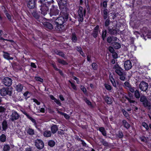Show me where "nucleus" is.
Here are the masks:
<instances>
[{
	"instance_id": "obj_1",
	"label": "nucleus",
	"mask_w": 151,
	"mask_h": 151,
	"mask_svg": "<svg viewBox=\"0 0 151 151\" xmlns=\"http://www.w3.org/2000/svg\"><path fill=\"white\" fill-rule=\"evenodd\" d=\"M63 16L60 17L56 19L55 20V23L56 25L55 29L57 30H60V29L63 27L62 25L64 22L66 21L68 18V14L65 11L62 12Z\"/></svg>"
},
{
	"instance_id": "obj_2",
	"label": "nucleus",
	"mask_w": 151,
	"mask_h": 151,
	"mask_svg": "<svg viewBox=\"0 0 151 151\" xmlns=\"http://www.w3.org/2000/svg\"><path fill=\"white\" fill-rule=\"evenodd\" d=\"M12 88H3L0 90V94L2 96H11L12 94Z\"/></svg>"
},
{
	"instance_id": "obj_3",
	"label": "nucleus",
	"mask_w": 151,
	"mask_h": 151,
	"mask_svg": "<svg viewBox=\"0 0 151 151\" xmlns=\"http://www.w3.org/2000/svg\"><path fill=\"white\" fill-rule=\"evenodd\" d=\"M86 12V10L84 9L83 10V8L81 6L79 7V9L78 10V16L79 18V21L82 22L83 20V16H85Z\"/></svg>"
},
{
	"instance_id": "obj_4",
	"label": "nucleus",
	"mask_w": 151,
	"mask_h": 151,
	"mask_svg": "<svg viewBox=\"0 0 151 151\" xmlns=\"http://www.w3.org/2000/svg\"><path fill=\"white\" fill-rule=\"evenodd\" d=\"M140 101L141 102H142L145 107L149 109H150V103L148 101L147 98L145 96H142L140 98Z\"/></svg>"
},
{
	"instance_id": "obj_5",
	"label": "nucleus",
	"mask_w": 151,
	"mask_h": 151,
	"mask_svg": "<svg viewBox=\"0 0 151 151\" xmlns=\"http://www.w3.org/2000/svg\"><path fill=\"white\" fill-rule=\"evenodd\" d=\"M113 69L115 70V73L119 76H122L124 74L123 71V70L117 63L114 65Z\"/></svg>"
},
{
	"instance_id": "obj_6",
	"label": "nucleus",
	"mask_w": 151,
	"mask_h": 151,
	"mask_svg": "<svg viewBox=\"0 0 151 151\" xmlns=\"http://www.w3.org/2000/svg\"><path fill=\"white\" fill-rule=\"evenodd\" d=\"M59 10L58 9V7L52 5L50 10V14L51 17L54 16H56L58 15Z\"/></svg>"
},
{
	"instance_id": "obj_7",
	"label": "nucleus",
	"mask_w": 151,
	"mask_h": 151,
	"mask_svg": "<svg viewBox=\"0 0 151 151\" xmlns=\"http://www.w3.org/2000/svg\"><path fill=\"white\" fill-rule=\"evenodd\" d=\"M19 117V115L16 111H13L10 115V118L9 121L10 122H13L18 119Z\"/></svg>"
},
{
	"instance_id": "obj_8",
	"label": "nucleus",
	"mask_w": 151,
	"mask_h": 151,
	"mask_svg": "<svg viewBox=\"0 0 151 151\" xmlns=\"http://www.w3.org/2000/svg\"><path fill=\"white\" fill-rule=\"evenodd\" d=\"M58 6L60 9H62L65 10L67 5V0H58L57 1Z\"/></svg>"
},
{
	"instance_id": "obj_9",
	"label": "nucleus",
	"mask_w": 151,
	"mask_h": 151,
	"mask_svg": "<svg viewBox=\"0 0 151 151\" xmlns=\"http://www.w3.org/2000/svg\"><path fill=\"white\" fill-rule=\"evenodd\" d=\"M148 84L146 82L143 81L141 82L139 85V89L143 91H146L148 89Z\"/></svg>"
},
{
	"instance_id": "obj_10",
	"label": "nucleus",
	"mask_w": 151,
	"mask_h": 151,
	"mask_svg": "<svg viewBox=\"0 0 151 151\" xmlns=\"http://www.w3.org/2000/svg\"><path fill=\"white\" fill-rule=\"evenodd\" d=\"M3 82L4 85L7 86H10L12 83V79L9 77H6L3 80Z\"/></svg>"
},
{
	"instance_id": "obj_11",
	"label": "nucleus",
	"mask_w": 151,
	"mask_h": 151,
	"mask_svg": "<svg viewBox=\"0 0 151 151\" xmlns=\"http://www.w3.org/2000/svg\"><path fill=\"white\" fill-rule=\"evenodd\" d=\"M35 145L38 149H41L43 147L44 144L41 140L37 139L35 142Z\"/></svg>"
},
{
	"instance_id": "obj_12",
	"label": "nucleus",
	"mask_w": 151,
	"mask_h": 151,
	"mask_svg": "<svg viewBox=\"0 0 151 151\" xmlns=\"http://www.w3.org/2000/svg\"><path fill=\"white\" fill-rule=\"evenodd\" d=\"M41 14L44 15L47 14L48 10V8L45 4H43L41 5L40 9Z\"/></svg>"
},
{
	"instance_id": "obj_13",
	"label": "nucleus",
	"mask_w": 151,
	"mask_h": 151,
	"mask_svg": "<svg viewBox=\"0 0 151 151\" xmlns=\"http://www.w3.org/2000/svg\"><path fill=\"white\" fill-rule=\"evenodd\" d=\"M36 0H28L27 6L29 8L32 9L34 8L35 6V1Z\"/></svg>"
},
{
	"instance_id": "obj_14",
	"label": "nucleus",
	"mask_w": 151,
	"mask_h": 151,
	"mask_svg": "<svg viewBox=\"0 0 151 151\" xmlns=\"http://www.w3.org/2000/svg\"><path fill=\"white\" fill-rule=\"evenodd\" d=\"M124 67L126 70H128L130 69L132 67L131 61L129 60L125 61L124 63Z\"/></svg>"
},
{
	"instance_id": "obj_15",
	"label": "nucleus",
	"mask_w": 151,
	"mask_h": 151,
	"mask_svg": "<svg viewBox=\"0 0 151 151\" xmlns=\"http://www.w3.org/2000/svg\"><path fill=\"white\" fill-rule=\"evenodd\" d=\"M99 31V26L97 25L94 28L92 35L94 38H96L98 34V32Z\"/></svg>"
},
{
	"instance_id": "obj_16",
	"label": "nucleus",
	"mask_w": 151,
	"mask_h": 151,
	"mask_svg": "<svg viewBox=\"0 0 151 151\" xmlns=\"http://www.w3.org/2000/svg\"><path fill=\"white\" fill-rule=\"evenodd\" d=\"M108 32L111 35H115L117 33L116 30L113 27L111 28L110 27H108Z\"/></svg>"
},
{
	"instance_id": "obj_17",
	"label": "nucleus",
	"mask_w": 151,
	"mask_h": 151,
	"mask_svg": "<svg viewBox=\"0 0 151 151\" xmlns=\"http://www.w3.org/2000/svg\"><path fill=\"white\" fill-rule=\"evenodd\" d=\"M3 130L5 131L8 127L7 122L6 120L3 121L2 123Z\"/></svg>"
},
{
	"instance_id": "obj_18",
	"label": "nucleus",
	"mask_w": 151,
	"mask_h": 151,
	"mask_svg": "<svg viewBox=\"0 0 151 151\" xmlns=\"http://www.w3.org/2000/svg\"><path fill=\"white\" fill-rule=\"evenodd\" d=\"M4 54L3 55L4 57L7 60H13V57H11L9 55V54L6 52H3Z\"/></svg>"
},
{
	"instance_id": "obj_19",
	"label": "nucleus",
	"mask_w": 151,
	"mask_h": 151,
	"mask_svg": "<svg viewBox=\"0 0 151 151\" xmlns=\"http://www.w3.org/2000/svg\"><path fill=\"white\" fill-rule=\"evenodd\" d=\"M44 26L49 29H52L53 28L52 25L48 22H45L43 24Z\"/></svg>"
},
{
	"instance_id": "obj_20",
	"label": "nucleus",
	"mask_w": 151,
	"mask_h": 151,
	"mask_svg": "<svg viewBox=\"0 0 151 151\" xmlns=\"http://www.w3.org/2000/svg\"><path fill=\"white\" fill-rule=\"evenodd\" d=\"M58 130V127L56 125H54L51 127V130L53 134L55 133Z\"/></svg>"
},
{
	"instance_id": "obj_21",
	"label": "nucleus",
	"mask_w": 151,
	"mask_h": 151,
	"mask_svg": "<svg viewBox=\"0 0 151 151\" xmlns=\"http://www.w3.org/2000/svg\"><path fill=\"white\" fill-rule=\"evenodd\" d=\"M52 134V132L48 130L45 131L43 133V135L45 137H50Z\"/></svg>"
},
{
	"instance_id": "obj_22",
	"label": "nucleus",
	"mask_w": 151,
	"mask_h": 151,
	"mask_svg": "<svg viewBox=\"0 0 151 151\" xmlns=\"http://www.w3.org/2000/svg\"><path fill=\"white\" fill-rule=\"evenodd\" d=\"M125 98L130 103L134 104L136 102L134 100H133V99L134 97L132 96H129V97L126 96L125 97Z\"/></svg>"
},
{
	"instance_id": "obj_23",
	"label": "nucleus",
	"mask_w": 151,
	"mask_h": 151,
	"mask_svg": "<svg viewBox=\"0 0 151 151\" xmlns=\"http://www.w3.org/2000/svg\"><path fill=\"white\" fill-rule=\"evenodd\" d=\"M27 133L30 135H33L34 134V130L31 128H28L26 130Z\"/></svg>"
},
{
	"instance_id": "obj_24",
	"label": "nucleus",
	"mask_w": 151,
	"mask_h": 151,
	"mask_svg": "<svg viewBox=\"0 0 151 151\" xmlns=\"http://www.w3.org/2000/svg\"><path fill=\"white\" fill-rule=\"evenodd\" d=\"M16 88L18 92H21L23 89V86L20 84H19L16 86Z\"/></svg>"
},
{
	"instance_id": "obj_25",
	"label": "nucleus",
	"mask_w": 151,
	"mask_h": 151,
	"mask_svg": "<svg viewBox=\"0 0 151 151\" xmlns=\"http://www.w3.org/2000/svg\"><path fill=\"white\" fill-rule=\"evenodd\" d=\"M104 99L106 102L108 104H111L112 103L111 98L107 96H105Z\"/></svg>"
},
{
	"instance_id": "obj_26",
	"label": "nucleus",
	"mask_w": 151,
	"mask_h": 151,
	"mask_svg": "<svg viewBox=\"0 0 151 151\" xmlns=\"http://www.w3.org/2000/svg\"><path fill=\"white\" fill-rule=\"evenodd\" d=\"M2 7H4V9H5L4 10V12L5 13V14L6 15L7 17V18L8 19L9 21H11L12 19L11 17V15L6 12V9L4 6H3L2 7Z\"/></svg>"
},
{
	"instance_id": "obj_27",
	"label": "nucleus",
	"mask_w": 151,
	"mask_h": 151,
	"mask_svg": "<svg viewBox=\"0 0 151 151\" xmlns=\"http://www.w3.org/2000/svg\"><path fill=\"white\" fill-rule=\"evenodd\" d=\"M122 122L124 127L127 129H128L130 127V125L125 120H123L122 121Z\"/></svg>"
},
{
	"instance_id": "obj_28",
	"label": "nucleus",
	"mask_w": 151,
	"mask_h": 151,
	"mask_svg": "<svg viewBox=\"0 0 151 151\" xmlns=\"http://www.w3.org/2000/svg\"><path fill=\"white\" fill-rule=\"evenodd\" d=\"M99 130L101 132L102 134L104 136L106 135V132L105 128L103 127H100L99 129Z\"/></svg>"
},
{
	"instance_id": "obj_29",
	"label": "nucleus",
	"mask_w": 151,
	"mask_h": 151,
	"mask_svg": "<svg viewBox=\"0 0 151 151\" xmlns=\"http://www.w3.org/2000/svg\"><path fill=\"white\" fill-rule=\"evenodd\" d=\"M103 17L104 19H106L108 17V10L107 9H106L104 10L103 11Z\"/></svg>"
},
{
	"instance_id": "obj_30",
	"label": "nucleus",
	"mask_w": 151,
	"mask_h": 151,
	"mask_svg": "<svg viewBox=\"0 0 151 151\" xmlns=\"http://www.w3.org/2000/svg\"><path fill=\"white\" fill-rule=\"evenodd\" d=\"M134 95L135 97L137 99H139L140 97V95L139 91L138 90H136L135 91Z\"/></svg>"
},
{
	"instance_id": "obj_31",
	"label": "nucleus",
	"mask_w": 151,
	"mask_h": 151,
	"mask_svg": "<svg viewBox=\"0 0 151 151\" xmlns=\"http://www.w3.org/2000/svg\"><path fill=\"white\" fill-rule=\"evenodd\" d=\"M113 45L115 48L118 49L120 48L121 47L120 44L118 42H114L113 44Z\"/></svg>"
},
{
	"instance_id": "obj_32",
	"label": "nucleus",
	"mask_w": 151,
	"mask_h": 151,
	"mask_svg": "<svg viewBox=\"0 0 151 151\" xmlns=\"http://www.w3.org/2000/svg\"><path fill=\"white\" fill-rule=\"evenodd\" d=\"M48 144L50 147H53L55 145V142L53 140H50L49 141Z\"/></svg>"
},
{
	"instance_id": "obj_33",
	"label": "nucleus",
	"mask_w": 151,
	"mask_h": 151,
	"mask_svg": "<svg viewBox=\"0 0 151 151\" xmlns=\"http://www.w3.org/2000/svg\"><path fill=\"white\" fill-rule=\"evenodd\" d=\"M32 15L33 17L36 19H39V16L36 12L35 11L33 12L32 13Z\"/></svg>"
},
{
	"instance_id": "obj_34",
	"label": "nucleus",
	"mask_w": 151,
	"mask_h": 151,
	"mask_svg": "<svg viewBox=\"0 0 151 151\" xmlns=\"http://www.w3.org/2000/svg\"><path fill=\"white\" fill-rule=\"evenodd\" d=\"M10 149V147L8 145H5L4 147L3 151H9Z\"/></svg>"
},
{
	"instance_id": "obj_35",
	"label": "nucleus",
	"mask_w": 151,
	"mask_h": 151,
	"mask_svg": "<svg viewBox=\"0 0 151 151\" xmlns=\"http://www.w3.org/2000/svg\"><path fill=\"white\" fill-rule=\"evenodd\" d=\"M116 135L117 136V137L119 138H121L124 136L123 134V133L122 132L119 131L118 133Z\"/></svg>"
},
{
	"instance_id": "obj_36",
	"label": "nucleus",
	"mask_w": 151,
	"mask_h": 151,
	"mask_svg": "<svg viewBox=\"0 0 151 151\" xmlns=\"http://www.w3.org/2000/svg\"><path fill=\"white\" fill-rule=\"evenodd\" d=\"M106 33L107 31L106 30H105L104 31H103L102 34V37L103 40H104V39L106 36Z\"/></svg>"
},
{
	"instance_id": "obj_37",
	"label": "nucleus",
	"mask_w": 151,
	"mask_h": 151,
	"mask_svg": "<svg viewBox=\"0 0 151 151\" xmlns=\"http://www.w3.org/2000/svg\"><path fill=\"white\" fill-rule=\"evenodd\" d=\"M6 137L5 135L4 134H2L0 136V140L2 142H4L5 141Z\"/></svg>"
},
{
	"instance_id": "obj_38",
	"label": "nucleus",
	"mask_w": 151,
	"mask_h": 151,
	"mask_svg": "<svg viewBox=\"0 0 151 151\" xmlns=\"http://www.w3.org/2000/svg\"><path fill=\"white\" fill-rule=\"evenodd\" d=\"M58 61L60 63L62 64L63 65H66L67 64L65 61L63 60L58 59Z\"/></svg>"
},
{
	"instance_id": "obj_39",
	"label": "nucleus",
	"mask_w": 151,
	"mask_h": 151,
	"mask_svg": "<svg viewBox=\"0 0 151 151\" xmlns=\"http://www.w3.org/2000/svg\"><path fill=\"white\" fill-rule=\"evenodd\" d=\"M100 142L104 146H107L108 145V143L105 141L103 139H101L100 140Z\"/></svg>"
},
{
	"instance_id": "obj_40",
	"label": "nucleus",
	"mask_w": 151,
	"mask_h": 151,
	"mask_svg": "<svg viewBox=\"0 0 151 151\" xmlns=\"http://www.w3.org/2000/svg\"><path fill=\"white\" fill-rule=\"evenodd\" d=\"M92 68L94 70H96L98 68V65L97 64L95 63H93L91 65Z\"/></svg>"
},
{
	"instance_id": "obj_41",
	"label": "nucleus",
	"mask_w": 151,
	"mask_h": 151,
	"mask_svg": "<svg viewBox=\"0 0 151 151\" xmlns=\"http://www.w3.org/2000/svg\"><path fill=\"white\" fill-rule=\"evenodd\" d=\"M55 53L58 55H59L62 57H64V54L62 52L57 51Z\"/></svg>"
},
{
	"instance_id": "obj_42",
	"label": "nucleus",
	"mask_w": 151,
	"mask_h": 151,
	"mask_svg": "<svg viewBox=\"0 0 151 151\" xmlns=\"http://www.w3.org/2000/svg\"><path fill=\"white\" fill-rule=\"evenodd\" d=\"M104 86L105 88L107 90L109 91L111 90L112 88L111 86L110 85L107 84H105Z\"/></svg>"
},
{
	"instance_id": "obj_43",
	"label": "nucleus",
	"mask_w": 151,
	"mask_h": 151,
	"mask_svg": "<svg viewBox=\"0 0 151 151\" xmlns=\"http://www.w3.org/2000/svg\"><path fill=\"white\" fill-rule=\"evenodd\" d=\"M110 24V21L109 19H106L105 22V25L106 27H108Z\"/></svg>"
},
{
	"instance_id": "obj_44",
	"label": "nucleus",
	"mask_w": 151,
	"mask_h": 151,
	"mask_svg": "<svg viewBox=\"0 0 151 151\" xmlns=\"http://www.w3.org/2000/svg\"><path fill=\"white\" fill-rule=\"evenodd\" d=\"M28 119H29L33 123H34V124L35 125H36L37 124V123H36V121L35 120L33 119V118H32L30 116H28Z\"/></svg>"
},
{
	"instance_id": "obj_45",
	"label": "nucleus",
	"mask_w": 151,
	"mask_h": 151,
	"mask_svg": "<svg viewBox=\"0 0 151 151\" xmlns=\"http://www.w3.org/2000/svg\"><path fill=\"white\" fill-rule=\"evenodd\" d=\"M72 40L74 41V42H76L77 40V37L75 33H73L72 34Z\"/></svg>"
},
{
	"instance_id": "obj_46",
	"label": "nucleus",
	"mask_w": 151,
	"mask_h": 151,
	"mask_svg": "<svg viewBox=\"0 0 151 151\" xmlns=\"http://www.w3.org/2000/svg\"><path fill=\"white\" fill-rule=\"evenodd\" d=\"M142 126L144 127L147 130L149 129V127L147 124L145 122L142 123Z\"/></svg>"
},
{
	"instance_id": "obj_47",
	"label": "nucleus",
	"mask_w": 151,
	"mask_h": 151,
	"mask_svg": "<svg viewBox=\"0 0 151 151\" xmlns=\"http://www.w3.org/2000/svg\"><path fill=\"white\" fill-rule=\"evenodd\" d=\"M68 82L71 84V86L72 88L74 90H76V86L72 83L70 81H69Z\"/></svg>"
},
{
	"instance_id": "obj_48",
	"label": "nucleus",
	"mask_w": 151,
	"mask_h": 151,
	"mask_svg": "<svg viewBox=\"0 0 151 151\" xmlns=\"http://www.w3.org/2000/svg\"><path fill=\"white\" fill-rule=\"evenodd\" d=\"M5 110L6 109L4 107L0 106V113L4 112Z\"/></svg>"
},
{
	"instance_id": "obj_49",
	"label": "nucleus",
	"mask_w": 151,
	"mask_h": 151,
	"mask_svg": "<svg viewBox=\"0 0 151 151\" xmlns=\"http://www.w3.org/2000/svg\"><path fill=\"white\" fill-rule=\"evenodd\" d=\"M113 41L112 37H109L107 38V42L110 43Z\"/></svg>"
},
{
	"instance_id": "obj_50",
	"label": "nucleus",
	"mask_w": 151,
	"mask_h": 151,
	"mask_svg": "<svg viewBox=\"0 0 151 151\" xmlns=\"http://www.w3.org/2000/svg\"><path fill=\"white\" fill-rule=\"evenodd\" d=\"M84 101L86 103V104L89 105H91V102L88 100L87 98H86L84 99Z\"/></svg>"
},
{
	"instance_id": "obj_51",
	"label": "nucleus",
	"mask_w": 151,
	"mask_h": 151,
	"mask_svg": "<svg viewBox=\"0 0 151 151\" xmlns=\"http://www.w3.org/2000/svg\"><path fill=\"white\" fill-rule=\"evenodd\" d=\"M129 90L130 91L132 92V93H134V92L135 91V88L134 87H132L131 86L129 87Z\"/></svg>"
},
{
	"instance_id": "obj_52",
	"label": "nucleus",
	"mask_w": 151,
	"mask_h": 151,
	"mask_svg": "<svg viewBox=\"0 0 151 151\" xmlns=\"http://www.w3.org/2000/svg\"><path fill=\"white\" fill-rule=\"evenodd\" d=\"M122 111L124 115L126 116L127 117L128 116L129 114L124 109L122 110Z\"/></svg>"
},
{
	"instance_id": "obj_53",
	"label": "nucleus",
	"mask_w": 151,
	"mask_h": 151,
	"mask_svg": "<svg viewBox=\"0 0 151 151\" xmlns=\"http://www.w3.org/2000/svg\"><path fill=\"white\" fill-rule=\"evenodd\" d=\"M36 80L37 81H40L41 82H43V80L42 78L39 77H36L35 78Z\"/></svg>"
},
{
	"instance_id": "obj_54",
	"label": "nucleus",
	"mask_w": 151,
	"mask_h": 151,
	"mask_svg": "<svg viewBox=\"0 0 151 151\" xmlns=\"http://www.w3.org/2000/svg\"><path fill=\"white\" fill-rule=\"evenodd\" d=\"M112 55L113 57L115 59H116L117 58L118 55L115 52H113L112 53Z\"/></svg>"
},
{
	"instance_id": "obj_55",
	"label": "nucleus",
	"mask_w": 151,
	"mask_h": 151,
	"mask_svg": "<svg viewBox=\"0 0 151 151\" xmlns=\"http://www.w3.org/2000/svg\"><path fill=\"white\" fill-rule=\"evenodd\" d=\"M81 89L84 93H86V90L84 86H81Z\"/></svg>"
},
{
	"instance_id": "obj_56",
	"label": "nucleus",
	"mask_w": 151,
	"mask_h": 151,
	"mask_svg": "<svg viewBox=\"0 0 151 151\" xmlns=\"http://www.w3.org/2000/svg\"><path fill=\"white\" fill-rule=\"evenodd\" d=\"M124 85L126 87H127L128 88H129L131 86V85H130L129 83L127 82H125L124 83Z\"/></svg>"
},
{
	"instance_id": "obj_57",
	"label": "nucleus",
	"mask_w": 151,
	"mask_h": 151,
	"mask_svg": "<svg viewBox=\"0 0 151 151\" xmlns=\"http://www.w3.org/2000/svg\"><path fill=\"white\" fill-rule=\"evenodd\" d=\"M113 86L115 88H116V84L114 81V80H113L112 81H111Z\"/></svg>"
},
{
	"instance_id": "obj_58",
	"label": "nucleus",
	"mask_w": 151,
	"mask_h": 151,
	"mask_svg": "<svg viewBox=\"0 0 151 151\" xmlns=\"http://www.w3.org/2000/svg\"><path fill=\"white\" fill-rule=\"evenodd\" d=\"M120 76L119 79L121 80L122 81H124L125 77L123 76V75H122V76Z\"/></svg>"
},
{
	"instance_id": "obj_59",
	"label": "nucleus",
	"mask_w": 151,
	"mask_h": 151,
	"mask_svg": "<svg viewBox=\"0 0 151 151\" xmlns=\"http://www.w3.org/2000/svg\"><path fill=\"white\" fill-rule=\"evenodd\" d=\"M109 51L112 53L114 52V48L111 47H109Z\"/></svg>"
},
{
	"instance_id": "obj_60",
	"label": "nucleus",
	"mask_w": 151,
	"mask_h": 151,
	"mask_svg": "<svg viewBox=\"0 0 151 151\" xmlns=\"http://www.w3.org/2000/svg\"><path fill=\"white\" fill-rule=\"evenodd\" d=\"M58 105L60 106L61 104L60 102V101L58 100H57L56 99H55V100L54 101Z\"/></svg>"
},
{
	"instance_id": "obj_61",
	"label": "nucleus",
	"mask_w": 151,
	"mask_h": 151,
	"mask_svg": "<svg viewBox=\"0 0 151 151\" xmlns=\"http://www.w3.org/2000/svg\"><path fill=\"white\" fill-rule=\"evenodd\" d=\"M33 101L37 105H39L40 104V103L37 100L35 99H33Z\"/></svg>"
},
{
	"instance_id": "obj_62",
	"label": "nucleus",
	"mask_w": 151,
	"mask_h": 151,
	"mask_svg": "<svg viewBox=\"0 0 151 151\" xmlns=\"http://www.w3.org/2000/svg\"><path fill=\"white\" fill-rule=\"evenodd\" d=\"M107 6V1H104L103 3V6L104 7L106 8Z\"/></svg>"
},
{
	"instance_id": "obj_63",
	"label": "nucleus",
	"mask_w": 151,
	"mask_h": 151,
	"mask_svg": "<svg viewBox=\"0 0 151 151\" xmlns=\"http://www.w3.org/2000/svg\"><path fill=\"white\" fill-rule=\"evenodd\" d=\"M63 115L66 119H69L70 118L69 116L65 113H64Z\"/></svg>"
},
{
	"instance_id": "obj_64",
	"label": "nucleus",
	"mask_w": 151,
	"mask_h": 151,
	"mask_svg": "<svg viewBox=\"0 0 151 151\" xmlns=\"http://www.w3.org/2000/svg\"><path fill=\"white\" fill-rule=\"evenodd\" d=\"M31 66L35 68H37V66L34 63H31Z\"/></svg>"
}]
</instances>
